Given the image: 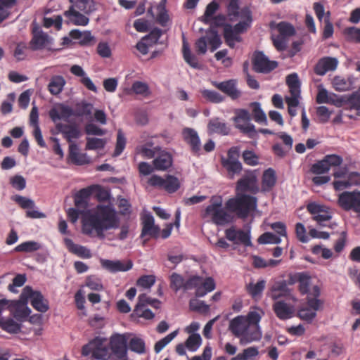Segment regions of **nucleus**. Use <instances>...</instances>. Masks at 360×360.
<instances>
[{
	"label": "nucleus",
	"instance_id": "338daca9",
	"mask_svg": "<svg viewBox=\"0 0 360 360\" xmlns=\"http://www.w3.org/2000/svg\"><path fill=\"white\" fill-rule=\"evenodd\" d=\"M92 105L88 103H82L77 104L76 106V110L74 115L81 117L84 115H90L92 111Z\"/></svg>",
	"mask_w": 360,
	"mask_h": 360
},
{
	"label": "nucleus",
	"instance_id": "49530a36",
	"mask_svg": "<svg viewBox=\"0 0 360 360\" xmlns=\"http://www.w3.org/2000/svg\"><path fill=\"white\" fill-rule=\"evenodd\" d=\"M299 291L302 295L309 294V285L311 283V276L307 272H301L299 281Z\"/></svg>",
	"mask_w": 360,
	"mask_h": 360
},
{
	"label": "nucleus",
	"instance_id": "dca6fc26",
	"mask_svg": "<svg viewBox=\"0 0 360 360\" xmlns=\"http://www.w3.org/2000/svg\"><path fill=\"white\" fill-rule=\"evenodd\" d=\"M32 37L30 42V49L32 51L41 50L48 44L49 37L42 31L41 27L35 25L32 28Z\"/></svg>",
	"mask_w": 360,
	"mask_h": 360
},
{
	"label": "nucleus",
	"instance_id": "39448f33",
	"mask_svg": "<svg viewBox=\"0 0 360 360\" xmlns=\"http://www.w3.org/2000/svg\"><path fill=\"white\" fill-rule=\"evenodd\" d=\"M236 127L249 138L254 139L257 136V131L253 124L250 122L251 116L248 110L238 109L236 115L233 118Z\"/></svg>",
	"mask_w": 360,
	"mask_h": 360
},
{
	"label": "nucleus",
	"instance_id": "37998d69",
	"mask_svg": "<svg viewBox=\"0 0 360 360\" xmlns=\"http://www.w3.org/2000/svg\"><path fill=\"white\" fill-rule=\"evenodd\" d=\"M265 286L266 281L262 279L256 283H250L246 285V290L252 298H257L261 296L265 288Z\"/></svg>",
	"mask_w": 360,
	"mask_h": 360
},
{
	"label": "nucleus",
	"instance_id": "680f3d73",
	"mask_svg": "<svg viewBox=\"0 0 360 360\" xmlns=\"http://www.w3.org/2000/svg\"><path fill=\"white\" fill-rule=\"evenodd\" d=\"M106 141L103 139L99 138H86V150L103 149L105 146Z\"/></svg>",
	"mask_w": 360,
	"mask_h": 360
},
{
	"label": "nucleus",
	"instance_id": "774afa93",
	"mask_svg": "<svg viewBox=\"0 0 360 360\" xmlns=\"http://www.w3.org/2000/svg\"><path fill=\"white\" fill-rule=\"evenodd\" d=\"M238 354L243 360H255L259 354V351L255 347H250Z\"/></svg>",
	"mask_w": 360,
	"mask_h": 360
},
{
	"label": "nucleus",
	"instance_id": "864d4df0",
	"mask_svg": "<svg viewBox=\"0 0 360 360\" xmlns=\"http://www.w3.org/2000/svg\"><path fill=\"white\" fill-rule=\"evenodd\" d=\"M219 5L215 0L210 2L206 7L204 15L202 16V21L208 24L211 22V19L214 17V14L219 9Z\"/></svg>",
	"mask_w": 360,
	"mask_h": 360
},
{
	"label": "nucleus",
	"instance_id": "a878e982",
	"mask_svg": "<svg viewBox=\"0 0 360 360\" xmlns=\"http://www.w3.org/2000/svg\"><path fill=\"white\" fill-rule=\"evenodd\" d=\"M273 310L276 316L281 320H286L292 317L293 307L284 301H277L273 304Z\"/></svg>",
	"mask_w": 360,
	"mask_h": 360
},
{
	"label": "nucleus",
	"instance_id": "412c9836",
	"mask_svg": "<svg viewBox=\"0 0 360 360\" xmlns=\"http://www.w3.org/2000/svg\"><path fill=\"white\" fill-rule=\"evenodd\" d=\"M56 129L63 135L70 144L73 143V139H79L81 136V131L76 125L58 122L56 124Z\"/></svg>",
	"mask_w": 360,
	"mask_h": 360
},
{
	"label": "nucleus",
	"instance_id": "7c9ffc66",
	"mask_svg": "<svg viewBox=\"0 0 360 360\" xmlns=\"http://www.w3.org/2000/svg\"><path fill=\"white\" fill-rule=\"evenodd\" d=\"M209 134H219L221 135H228L230 131L227 124L221 121L218 117L211 119L207 124Z\"/></svg>",
	"mask_w": 360,
	"mask_h": 360
},
{
	"label": "nucleus",
	"instance_id": "69168bd1",
	"mask_svg": "<svg viewBox=\"0 0 360 360\" xmlns=\"http://www.w3.org/2000/svg\"><path fill=\"white\" fill-rule=\"evenodd\" d=\"M163 32L162 30L159 28H154L148 35L143 37V39L144 41H148L149 45L153 46L158 42Z\"/></svg>",
	"mask_w": 360,
	"mask_h": 360
},
{
	"label": "nucleus",
	"instance_id": "de8ad7c7",
	"mask_svg": "<svg viewBox=\"0 0 360 360\" xmlns=\"http://www.w3.org/2000/svg\"><path fill=\"white\" fill-rule=\"evenodd\" d=\"M343 34L347 41L360 44V27H346L343 30Z\"/></svg>",
	"mask_w": 360,
	"mask_h": 360
},
{
	"label": "nucleus",
	"instance_id": "0eeeda50",
	"mask_svg": "<svg viewBox=\"0 0 360 360\" xmlns=\"http://www.w3.org/2000/svg\"><path fill=\"white\" fill-rule=\"evenodd\" d=\"M248 323L245 321V316H238L230 321L229 329L236 337L240 338V343L246 345L252 341H248V336L252 333Z\"/></svg>",
	"mask_w": 360,
	"mask_h": 360
},
{
	"label": "nucleus",
	"instance_id": "2f4dec72",
	"mask_svg": "<svg viewBox=\"0 0 360 360\" xmlns=\"http://www.w3.org/2000/svg\"><path fill=\"white\" fill-rule=\"evenodd\" d=\"M153 162L155 169L166 170L172 165V157L168 152L161 151Z\"/></svg>",
	"mask_w": 360,
	"mask_h": 360
},
{
	"label": "nucleus",
	"instance_id": "ea45409f",
	"mask_svg": "<svg viewBox=\"0 0 360 360\" xmlns=\"http://www.w3.org/2000/svg\"><path fill=\"white\" fill-rule=\"evenodd\" d=\"M333 86L338 91H346L352 89L353 86L352 79L335 76L333 79Z\"/></svg>",
	"mask_w": 360,
	"mask_h": 360
},
{
	"label": "nucleus",
	"instance_id": "f8f14e48",
	"mask_svg": "<svg viewBox=\"0 0 360 360\" xmlns=\"http://www.w3.org/2000/svg\"><path fill=\"white\" fill-rule=\"evenodd\" d=\"M110 347L117 360H127V339L124 335H112L110 339Z\"/></svg>",
	"mask_w": 360,
	"mask_h": 360
},
{
	"label": "nucleus",
	"instance_id": "c756f323",
	"mask_svg": "<svg viewBox=\"0 0 360 360\" xmlns=\"http://www.w3.org/2000/svg\"><path fill=\"white\" fill-rule=\"evenodd\" d=\"M69 158L76 165H83L90 162L86 153H79L78 146L75 143H71L69 146Z\"/></svg>",
	"mask_w": 360,
	"mask_h": 360
},
{
	"label": "nucleus",
	"instance_id": "f257e3e1",
	"mask_svg": "<svg viewBox=\"0 0 360 360\" xmlns=\"http://www.w3.org/2000/svg\"><path fill=\"white\" fill-rule=\"evenodd\" d=\"M68 217L72 223H75L80 214H82V229L83 233L90 236L95 231L99 238H103V232L115 229L119 221L115 210L110 205H98L93 213L85 212L78 208H69Z\"/></svg>",
	"mask_w": 360,
	"mask_h": 360
},
{
	"label": "nucleus",
	"instance_id": "b1692460",
	"mask_svg": "<svg viewBox=\"0 0 360 360\" xmlns=\"http://www.w3.org/2000/svg\"><path fill=\"white\" fill-rule=\"evenodd\" d=\"M160 227L154 224L153 217L150 214L146 215L143 221L141 237L149 236L151 238H158L160 237Z\"/></svg>",
	"mask_w": 360,
	"mask_h": 360
},
{
	"label": "nucleus",
	"instance_id": "3c124183",
	"mask_svg": "<svg viewBox=\"0 0 360 360\" xmlns=\"http://www.w3.org/2000/svg\"><path fill=\"white\" fill-rule=\"evenodd\" d=\"M206 37L207 43L210 45L211 51H214L220 46L221 41L216 30H210L207 32Z\"/></svg>",
	"mask_w": 360,
	"mask_h": 360
},
{
	"label": "nucleus",
	"instance_id": "72a5a7b5",
	"mask_svg": "<svg viewBox=\"0 0 360 360\" xmlns=\"http://www.w3.org/2000/svg\"><path fill=\"white\" fill-rule=\"evenodd\" d=\"M182 53L184 59L191 67L200 69V65L198 59L191 53L188 43L184 36H183Z\"/></svg>",
	"mask_w": 360,
	"mask_h": 360
},
{
	"label": "nucleus",
	"instance_id": "f3484780",
	"mask_svg": "<svg viewBox=\"0 0 360 360\" xmlns=\"http://www.w3.org/2000/svg\"><path fill=\"white\" fill-rule=\"evenodd\" d=\"M240 21L236 24L234 26L232 25V28L236 32L238 36L240 34L245 33L251 27L252 22V11L248 6L241 8L240 17H239Z\"/></svg>",
	"mask_w": 360,
	"mask_h": 360
},
{
	"label": "nucleus",
	"instance_id": "f704fd0d",
	"mask_svg": "<svg viewBox=\"0 0 360 360\" xmlns=\"http://www.w3.org/2000/svg\"><path fill=\"white\" fill-rule=\"evenodd\" d=\"M276 172L272 168L266 169L262 178V188L264 191H269L276 185Z\"/></svg>",
	"mask_w": 360,
	"mask_h": 360
},
{
	"label": "nucleus",
	"instance_id": "423d86ee",
	"mask_svg": "<svg viewBox=\"0 0 360 360\" xmlns=\"http://www.w3.org/2000/svg\"><path fill=\"white\" fill-rule=\"evenodd\" d=\"M338 205L345 211H350L360 214V191H343L338 195Z\"/></svg>",
	"mask_w": 360,
	"mask_h": 360
},
{
	"label": "nucleus",
	"instance_id": "ddd939ff",
	"mask_svg": "<svg viewBox=\"0 0 360 360\" xmlns=\"http://www.w3.org/2000/svg\"><path fill=\"white\" fill-rule=\"evenodd\" d=\"M307 211L313 215V220L316 221L320 226H326V222L332 218L329 208L326 206L311 202L307 206Z\"/></svg>",
	"mask_w": 360,
	"mask_h": 360
},
{
	"label": "nucleus",
	"instance_id": "5fc2aeb1",
	"mask_svg": "<svg viewBox=\"0 0 360 360\" xmlns=\"http://www.w3.org/2000/svg\"><path fill=\"white\" fill-rule=\"evenodd\" d=\"M345 105L349 109L357 110L356 115L360 116V93H354L347 98H345Z\"/></svg>",
	"mask_w": 360,
	"mask_h": 360
},
{
	"label": "nucleus",
	"instance_id": "f03ea898",
	"mask_svg": "<svg viewBox=\"0 0 360 360\" xmlns=\"http://www.w3.org/2000/svg\"><path fill=\"white\" fill-rule=\"evenodd\" d=\"M255 197L247 194L238 193L235 198L229 199L225 203L226 209L236 214L238 217L245 219L257 207Z\"/></svg>",
	"mask_w": 360,
	"mask_h": 360
},
{
	"label": "nucleus",
	"instance_id": "cd10ccee",
	"mask_svg": "<svg viewBox=\"0 0 360 360\" xmlns=\"http://www.w3.org/2000/svg\"><path fill=\"white\" fill-rule=\"evenodd\" d=\"M64 243L69 252L77 255L79 257L89 259L92 255L91 251L84 246L75 244L71 239L65 238Z\"/></svg>",
	"mask_w": 360,
	"mask_h": 360
},
{
	"label": "nucleus",
	"instance_id": "20e7f679",
	"mask_svg": "<svg viewBox=\"0 0 360 360\" xmlns=\"http://www.w3.org/2000/svg\"><path fill=\"white\" fill-rule=\"evenodd\" d=\"M106 339L101 337H96L82 348V355L88 356L91 355V359L107 360L110 355L108 348L104 345Z\"/></svg>",
	"mask_w": 360,
	"mask_h": 360
},
{
	"label": "nucleus",
	"instance_id": "c9c22d12",
	"mask_svg": "<svg viewBox=\"0 0 360 360\" xmlns=\"http://www.w3.org/2000/svg\"><path fill=\"white\" fill-rule=\"evenodd\" d=\"M307 295V301L309 308L316 312L322 304V302L318 299L321 295L320 288L318 285H314L309 294Z\"/></svg>",
	"mask_w": 360,
	"mask_h": 360
},
{
	"label": "nucleus",
	"instance_id": "4be33fe9",
	"mask_svg": "<svg viewBox=\"0 0 360 360\" xmlns=\"http://www.w3.org/2000/svg\"><path fill=\"white\" fill-rule=\"evenodd\" d=\"M101 264L112 273L127 271L133 266V262L130 259L126 261L103 259L101 261Z\"/></svg>",
	"mask_w": 360,
	"mask_h": 360
},
{
	"label": "nucleus",
	"instance_id": "e2e57ef3",
	"mask_svg": "<svg viewBox=\"0 0 360 360\" xmlns=\"http://www.w3.org/2000/svg\"><path fill=\"white\" fill-rule=\"evenodd\" d=\"M129 349L138 354H143L145 352V342L139 338H133L129 341Z\"/></svg>",
	"mask_w": 360,
	"mask_h": 360
},
{
	"label": "nucleus",
	"instance_id": "c03bdc74",
	"mask_svg": "<svg viewBox=\"0 0 360 360\" xmlns=\"http://www.w3.org/2000/svg\"><path fill=\"white\" fill-rule=\"evenodd\" d=\"M72 5L70 7H73L84 14H89L93 11V0H70Z\"/></svg>",
	"mask_w": 360,
	"mask_h": 360
},
{
	"label": "nucleus",
	"instance_id": "9b49d317",
	"mask_svg": "<svg viewBox=\"0 0 360 360\" xmlns=\"http://www.w3.org/2000/svg\"><path fill=\"white\" fill-rule=\"evenodd\" d=\"M225 237L227 240L235 245H243L245 247H251V236L250 231H243L237 229L235 226L226 229L224 231Z\"/></svg>",
	"mask_w": 360,
	"mask_h": 360
},
{
	"label": "nucleus",
	"instance_id": "6e6552de",
	"mask_svg": "<svg viewBox=\"0 0 360 360\" xmlns=\"http://www.w3.org/2000/svg\"><path fill=\"white\" fill-rule=\"evenodd\" d=\"M148 182L149 185L164 189L169 193H175L180 188L179 179L170 174L165 175V178L154 174Z\"/></svg>",
	"mask_w": 360,
	"mask_h": 360
},
{
	"label": "nucleus",
	"instance_id": "7ed1b4c3",
	"mask_svg": "<svg viewBox=\"0 0 360 360\" xmlns=\"http://www.w3.org/2000/svg\"><path fill=\"white\" fill-rule=\"evenodd\" d=\"M204 218L210 217L212 221L218 226H223L232 221L233 217L222 208L221 196H212L210 205H208L202 214Z\"/></svg>",
	"mask_w": 360,
	"mask_h": 360
},
{
	"label": "nucleus",
	"instance_id": "bb28decb",
	"mask_svg": "<svg viewBox=\"0 0 360 360\" xmlns=\"http://www.w3.org/2000/svg\"><path fill=\"white\" fill-rule=\"evenodd\" d=\"M256 177L254 175L244 176L240 179L236 184L237 192H252L257 193L258 186L256 184Z\"/></svg>",
	"mask_w": 360,
	"mask_h": 360
},
{
	"label": "nucleus",
	"instance_id": "09e8293b",
	"mask_svg": "<svg viewBox=\"0 0 360 360\" xmlns=\"http://www.w3.org/2000/svg\"><path fill=\"white\" fill-rule=\"evenodd\" d=\"M184 281L185 279L183 276L174 272L169 276V286L172 290L176 292L184 289Z\"/></svg>",
	"mask_w": 360,
	"mask_h": 360
},
{
	"label": "nucleus",
	"instance_id": "4c0bfd02",
	"mask_svg": "<svg viewBox=\"0 0 360 360\" xmlns=\"http://www.w3.org/2000/svg\"><path fill=\"white\" fill-rule=\"evenodd\" d=\"M200 285H199L198 289L195 290V296L196 297H203L207 292H210L215 289V282L214 279L211 277H207L205 279H203L200 277Z\"/></svg>",
	"mask_w": 360,
	"mask_h": 360
},
{
	"label": "nucleus",
	"instance_id": "2eb2a0df",
	"mask_svg": "<svg viewBox=\"0 0 360 360\" xmlns=\"http://www.w3.org/2000/svg\"><path fill=\"white\" fill-rule=\"evenodd\" d=\"M182 136L184 141L190 146L192 153L199 155L201 143L197 131L192 128L185 127L182 129Z\"/></svg>",
	"mask_w": 360,
	"mask_h": 360
},
{
	"label": "nucleus",
	"instance_id": "e433bc0d",
	"mask_svg": "<svg viewBox=\"0 0 360 360\" xmlns=\"http://www.w3.org/2000/svg\"><path fill=\"white\" fill-rule=\"evenodd\" d=\"M251 108V120H254L255 122L259 124H267V118L264 112L261 108V105L259 102H252L250 104Z\"/></svg>",
	"mask_w": 360,
	"mask_h": 360
},
{
	"label": "nucleus",
	"instance_id": "79ce46f5",
	"mask_svg": "<svg viewBox=\"0 0 360 360\" xmlns=\"http://www.w3.org/2000/svg\"><path fill=\"white\" fill-rule=\"evenodd\" d=\"M0 327L11 334H17L21 329V325L12 319L0 318Z\"/></svg>",
	"mask_w": 360,
	"mask_h": 360
},
{
	"label": "nucleus",
	"instance_id": "9d476101",
	"mask_svg": "<svg viewBox=\"0 0 360 360\" xmlns=\"http://www.w3.org/2000/svg\"><path fill=\"white\" fill-rule=\"evenodd\" d=\"M253 70L256 72L269 73L278 67V63L269 60L262 51H255L252 58Z\"/></svg>",
	"mask_w": 360,
	"mask_h": 360
},
{
	"label": "nucleus",
	"instance_id": "c85d7f7f",
	"mask_svg": "<svg viewBox=\"0 0 360 360\" xmlns=\"http://www.w3.org/2000/svg\"><path fill=\"white\" fill-rule=\"evenodd\" d=\"M92 193V188L87 187L79 190L74 196L75 205L78 209L86 210L88 207V200Z\"/></svg>",
	"mask_w": 360,
	"mask_h": 360
},
{
	"label": "nucleus",
	"instance_id": "603ef678",
	"mask_svg": "<svg viewBox=\"0 0 360 360\" xmlns=\"http://www.w3.org/2000/svg\"><path fill=\"white\" fill-rule=\"evenodd\" d=\"M286 84L289 87L290 94L300 93V83L296 73L287 76Z\"/></svg>",
	"mask_w": 360,
	"mask_h": 360
},
{
	"label": "nucleus",
	"instance_id": "6ab92c4d",
	"mask_svg": "<svg viewBox=\"0 0 360 360\" xmlns=\"http://www.w3.org/2000/svg\"><path fill=\"white\" fill-rule=\"evenodd\" d=\"M338 65V61L335 58L323 57L319 59L314 66V73L319 76H323L328 71L335 70Z\"/></svg>",
	"mask_w": 360,
	"mask_h": 360
},
{
	"label": "nucleus",
	"instance_id": "bf43d9fd",
	"mask_svg": "<svg viewBox=\"0 0 360 360\" xmlns=\"http://www.w3.org/2000/svg\"><path fill=\"white\" fill-rule=\"evenodd\" d=\"M281 241V238L271 232H265L257 239L259 244H278Z\"/></svg>",
	"mask_w": 360,
	"mask_h": 360
},
{
	"label": "nucleus",
	"instance_id": "1a4fd4ad",
	"mask_svg": "<svg viewBox=\"0 0 360 360\" xmlns=\"http://www.w3.org/2000/svg\"><path fill=\"white\" fill-rule=\"evenodd\" d=\"M22 296L26 299H30L33 308L41 313H45L49 309L48 300L44 298L41 292L33 290L30 286L27 285L24 288Z\"/></svg>",
	"mask_w": 360,
	"mask_h": 360
},
{
	"label": "nucleus",
	"instance_id": "a18cd8bd",
	"mask_svg": "<svg viewBox=\"0 0 360 360\" xmlns=\"http://www.w3.org/2000/svg\"><path fill=\"white\" fill-rule=\"evenodd\" d=\"M41 248L40 243L33 240L23 242L17 245L14 250L18 252H33Z\"/></svg>",
	"mask_w": 360,
	"mask_h": 360
},
{
	"label": "nucleus",
	"instance_id": "5701e85b",
	"mask_svg": "<svg viewBox=\"0 0 360 360\" xmlns=\"http://www.w3.org/2000/svg\"><path fill=\"white\" fill-rule=\"evenodd\" d=\"M67 22L77 26H86L89 22V18L80 11L69 7L63 13Z\"/></svg>",
	"mask_w": 360,
	"mask_h": 360
},
{
	"label": "nucleus",
	"instance_id": "8fccbe9b",
	"mask_svg": "<svg viewBox=\"0 0 360 360\" xmlns=\"http://www.w3.org/2000/svg\"><path fill=\"white\" fill-rule=\"evenodd\" d=\"M200 93L206 101L213 103H219L224 101V96L215 91L203 89Z\"/></svg>",
	"mask_w": 360,
	"mask_h": 360
},
{
	"label": "nucleus",
	"instance_id": "4d7b16f0",
	"mask_svg": "<svg viewBox=\"0 0 360 360\" xmlns=\"http://www.w3.org/2000/svg\"><path fill=\"white\" fill-rule=\"evenodd\" d=\"M178 334V330H174L172 333L168 334L165 338H162L159 341H158L155 346H154V350L155 353L160 352L162 349L167 345Z\"/></svg>",
	"mask_w": 360,
	"mask_h": 360
},
{
	"label": "nucleus",
	"instance_id": "58836bf2",
	"mask_svg": "<svg viewBox=\"0 0 360 360\" xmlns=\"http://www.w3.org/2000/svg\"><path fill=\"white\" fill-rule=\"evenodd\" d=\"M65 83L63 77L60 75L53 76L48 85V89L52 95H58L63 91Z\"/></svg>",
	"mask_w": 360,
	"mask_h": 360
},
{
	"label": "nucleus",
	"instance_id": "393cba45",
	"mask_svg": "<svg viewBox=\"0 0 360 360\" xmlns=\"http://www.w3.org/2000/svg\"><path fill=\"white\" fill-rule=\"evenodd\" d=\"M291 291L284 280L275 281L269 288V296L274 300L281 297H288Z\"/></svg>",
	"mask_w": 360,
	"mask_h": 360
},
{
	"label": "nucleus",
	"instance_id": "a19ab883",
	"mask_svg": "<svg viewBox=\"0 0 360 360\" xmlns=\"http://www.w3.org/2000/svg\"><path fill=\"white\" fill-rule=\"evenodd\" d=\"M226 14L230 21H236L240 17L239 0H231L226 4Z\"/></svg>",
	"mask_w": 360,
	"mask_h": 360
},
{
	"label": "nucleus",
	"instance_id": "473e14b6",
	"mask_svg": "<svg viewBox=\"0 0 360 360\" xmlns=\"http://www.w3.org/2000/svg\"><path fill=\"white\" fill-rule=\"evenodd\" d=\"M223 36L225 43L231 49H233L235 47L236 42H240L242 41L241 37L238 36V34L235 32L232 28V25L230 24H226L224 25Z\"/></svg>",
	"mask_w": 360,
	"mask_h": 360
},
{
	"label": "nucleus",
	"instance_id": "4468645a",
	"mask_svg": "<svg viewBox=\"0 0 360 360\" xmlns=\"http://www.w3.org/2000/svg\"><path fill=\"white\" fill-rule=\"evenodd\" d=\"M212 85L227 95L232 100L238 99L241 96V92L237 89V80L229 79L221 82L212 81Z\"/></svg>",
	"mask_w": 360,
	"mask_h": 360
},
{
	"label": "nucleus",
	"instance_id": "13d9d810",
	"mask_svg": "<svg viewBox=\"0 0 360 360\" xmlns=\"http://www.w3.org/2000/svg\"><path fill=\"white\" fill-rule=\"evenodd\" d=\"M131 316L143 318L146 320H151L154 318L155 314L151 311V310L147 309L146 307L136 305Z\"/></svg>",
	"mask_w": 360,
	"mask_h": 360
},
{
	"label": "nucleus",
	"instance_id": "6e6d98bb",
	"mask_svg": "<svg viewBox=\"0 0 360 360\" xmlns=\"http://www.w3.org/2000/svg\"><path fill=\"white\" fill-rule=\"evenodd\" d=\"M202 342L201 337L198 333H193L186 340V347L190 351L195 352L200 346Z\"/></svg>",
	"mask_w": 360,
	"mask_h": 360
},
{
	"label": "nucleus",
	"instance_id": "aec40b11",
	"mask_svg": "<svg viewBox=\"0 0 360 360\" xmlns=\"http://www.w3.org/2000/svg\"><path fill=\"white\" fill-rule=\"evenodd\" d=\"M261 316L257 311H250L245 317V321L250 326V329L252 330V333L248 336L249 340L248 341H256L261 338L262 333L259 330V322L260 321Z\"/></svg>",
	"mask_w": 360,
	"mask_h": 360
},
{
	"label": "nucleus",
	"instance_id": "0e129e2a",
	"mask_svg": "<svg viewBox=\"0 0 360 360\" xmlns=\"http://www.w3.org/2000/svg\"><path fill=\"white\" fill-rule=\"evenodd\" d=\"M221 165L226 169L228 174L231 177L235 174H238L242 171L243 167L240 162H224Z\"/></svg>",
	"mask_w": 360,
	"mask_h": 360
},
{
	"label": "nucleus",
	"instance_id": "052dcab7",
	"mask_svg": "<svg viewBox=\"0 0 360 360\" xmlns=\"http://www.w3.org/2000/svg\"><path fill=\"white\" fill-rule=\"evenodd\" d=\"M131 91L136 94L147 96L150 94L148 85L146 83L136 81L131 86Z\"/></svg>",
	"mask_w": 360,
	"mask_h": 360
},
{
	"label": "nucleus",
	"instance_id": "a211bd4d",
	"mask_svg": "<svg viewBox=\"0 0 360 360\" xmlns=\"http://www.w3.org/2000/svg\"><path fill=\"white\" fill-rule=\"evenodd\" d=\"M73 115L72 109L63 103L56 105L49 112L51 120L55 123L61 120L68 121Z\"/></svg>",
	"mask_w": 360,
	"mask_h": 360
}]
</instances>
